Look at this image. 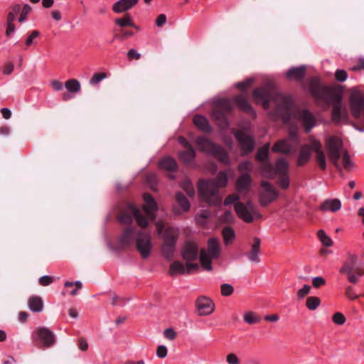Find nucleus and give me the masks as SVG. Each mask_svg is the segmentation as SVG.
Listing matches in <instances>:
<instances>
[{"instance_id":"37998d69","label":"nucleus","mask_w":364,"mask_h":364,"mask_svg":"<svg viewBox=\"0 0 364 364\" xmlns=\"http://www.w3.org/2000/svg\"><path fill=\"white\" fill-rule=\"evenodd\" d=\"M244 321L249 324H254L259 321V318L252 311H248L244 315Z\"/></svg>"},{"instance_id":"c756f323","label":"nucleus","mask_w":364,"mask_h":364,"mask_svg":"<svg viewBox=\"0 0 364 364\" xmlns=\"http://www.w3.org/2000/svg\"><path fill=\"white\" fill-rule=\"evenodd\" d=\"M193 123L198 129L204 132H211V127L208 123V120L201 115L195 116L193 117Z\"/></svg>"},{"instance_id":"2eb2a0df","label":"nucleus","mask_w":364,"mask_h":364,"mask_svg":"<svg viewBox=\"0 0 364 364\" xmlns=\"http://www.w3.org/2000/svg\"><path fill=\"white\" fill-rule=\"evenodd\" d=\"M156 228L159 235L163 234L164 242L173 244L176 243L178 235V232L176 228L168 226L160 221L156 223Z\"/></svg>"},{"instance_id":"c9c22d12","label":"nucleus","mask_w":364,"mask_h":364,"mask_svg":"<svg viewBox=\"0 0 364 364\" xmlns=\"http://www.w3.org/2000/svg\"><path fill=\"white\" fill-rule=\"evenodd\" d=\"M65 87L69 92L76 93L80 90V83L76 79H70L65 82Z\"/></svg>"},{"instance_id":"864d4df0","label":"nucleus","mask_w":364,"mask_h":364,"mask_svg":"<svg viewBox=\"0 0 364 364\" xmlns=\"http://www.w3.org/2000/svg\"><path fill=\"white\" fill-rule=\"evenodd\" d=\"M348 75L344 70H337L335 73L336 79L339 82H344L347 79Z\"/></svg>"},{"instance_id":"09e8293b","label":"nucleus","mask_w":364,"mask_h":364,"mask_svg":"<svg viewBox=\"0 0 364 364\" xmlns=\"http://www.w3.org/2000/svg\"><path fill=\"white\" fill-rule=\"evenodd\" d=\"M11 134V129L7 124L1 125V136H4L6 139L5 143L9 144V137Z\"/></svg>"},{"instance_id":"ea45409f","label":"nucleus","mask_w":364,"mask_h":364,"mask_svg":"<svg viewBox=\"0 0 364 364\" xmlns=\"http://www.w3.org/2000/svg\"><path fill=\"white\" fill-rule=\"evenodd\" d=\"M318 237L321 243L326 247H331L333 245L332 240L326 234L324 230H319L318 231Z\"/></svg>"},{"instance_id":"9b49d317","label":"nucleus","mask_w":364,"mask_h":364,"mask_svg":"<svg viewBox=\"0 0 364 364\" xmlns=\"http://www.w3.org/2000/svg\"><path fill=\"white\" fill-rule=\"evenodd\" d=\"M182 257L186 261L188 272H190L191 270L198 269V264L191 262L196 260L198 257V248L196 243L193 242H186L182 250Z\"/></svg>"},{"instance_id":"cd10ccee","label":"nucleus","mask_w":364,"mask_h":364,"mask_svg":"<svg viewBox=\"0 0 364 364\" xmlns=\"http://www.w3.org/2000/svg\"><path fill=\"white\" fill-rule=\"evenodd\" d=\"M311 144L309 145H304L300 149V152L297 159V165L301 166L306 164L311 157Z\"/></svg>"},{"instance_id":"3c124183","label":"nucleus","mask_w":364,"mask_h":364,"mask_svg":"<svg viewBox=\"0 0 364 364\" xmlns=\"http://www.w3.org/2000/svg\"><path fill=\"white\" fill-rule=\"evenodd\" d=\"M333 321L338 325H342L346 321L344 315L340 312H336L333 316Z\"/></svg>"},{"instance_id":"423d86ee","label":"nucleus","mask_w":364,"mask_h":364,"mask_svg":"<svg viewBox=\"0 0 364 364\" xmlns=\"http://www.w3.org/2000/svg\"><path fill=\"white\" fill-rule=\"evenodd\" d=\"M326 146L330 161L338 172L342 171L339 160L345 152L342 140L338 136H332L326 138Z\"/></svg>"},{"instance_id":"39448f33","label":"nucleus","mask_w":364,"mask_h":364,"mask_svg":"<svg viewBox=\"0 0 364 364\" xmlns=\"http://www.w3.org/2000/svg\"><path fill=\"white\" fill-rule=\"evenodd\" d=\"M227 180L226 174L222 171L215 179H200L198 183V190L201 199L209 205L220 203L222 196L219 189L226 186Z\"/></svg>"},{"instance_id":"e2e57ef3","label":"nucleus","mask_w":364,"mask_h":364,"mask_svg":"<svg viewBox=\"0 0 364 364\" xmlns=\"http://www.w3.org/2000/svg\"><path fill=\"white\" fill-rule=\"evenodd\" d=\"M239 200V196L237 194H231L226 197L224 201L225 205H230Z\"/></svg>"},{"instance_id":"6e6552de","label":"nucleus","mask_w":364,"mask_h":364,"mask_svg":"<svg viewBox=\"0 0 364 364\" xmlns=\"http://www.w3.org/2000/svg\"><path fill=\"white\" fill-rule=\"evenodd\" d=\"M232 110L231 102L226 99L218 100L213 107L212 117L221 129H226L229 126L228 115Z\"/></svg>"},{"instance_id":"0e129e2a","label":"nucleus","mask_w":364,"mask_h":364,"mask_svg":"<svg viewBox=\"0 0 364 364\" xmlns=\"http://www.w3.org/2000/svg\"><path fill=\"white\" fill-rule=\"evenodd\" d=\"M226 360L229 364H240V360L235 353L228 354Z\"/></svg>"},{"instance_id":"49530a36","label":"nucleus","mask_w":364,"mask_h":364,"mask_svg":"<svg viewBox=\"0 0 364 364\" xmlns=\"http://www.w3.org/2000/svg\"><path fill=\"white\" fill-rule=\"evenodd\" d=\"M14 69V63L12 61L8 60V61L5 62V63L4 65V67L2 69V73L4 75H10L13 73Z\"/></svg>"},{"instance_id":"20e7f679","label":"nucleus","mask_w":364,"mask_h":364,"mask_svg":"<svg viewBox=\"0 0 364 364\" xmlns=\"http://www.w3.org/2000/svg\"><path fill=\"white\" fill-rule=\"evenodd\" d=\"M270 144L267 143L260 147L256 154V159L260 161V168L264 176L269 178L279 175L278 183L283 189L288 188L289 178L288 176L289 164L284 159H279L273 166L269 161Z\"/></svg>"},{"instance_id":"7ed1b4c3","label":"nucleus","mask_w":364,"mask_h":364,"mask_svg":"<svg viewBox=\"0 0 364 364\" xmlns=\"http://www.w3.org/2000/svg\"><path fill=\"white\" fill-rule=\"evenodd\" d=\"M309 89L317 103L326 107L333 105L332 118L334 122L348 119V112L342 106V97L334 88L323 85L318 77H312L309 81Z\"/></svg>"},{"instance_id":"393cba45","label":"nucleus","mask_w":364,"mask_h":364,"mask_svg":"<svg viewBox=\"0 0 364 364\" xmlns=\"http://www.w3.org/2000/svg\"><path fill=\"white\" fill-rule=\"evenodd\" d=\"M233 100L242 111L250 114H255L246 97L243 95H237L234 97Z\"/></svg>"},{"instance_id":"5701e85b","label":"nucleus","mask_w":364,"mask_h":364,"mask_svg":"<svg viewBox=\"0 0 364 364\" xmlns=\"http://www.w3.org/2000/svg\"><path fill=\"white\" fill-rule=\"evenodd\" d=\"M139 0H119L112 6V10L117 14L124 13L136 6Z\"/></svg>"},{"instance_id":"a19ab883","label":"nucleus","mask_w":364,"mask_h":364,"mask_svg":"<svg viewBox=\"0 0 364 364\" xmlns=\"http://www.w3.org/2000/svg\"><path fill=\"white\" fill-rule=\"evenodd\" d=\"M341 158L343 159V164L344 168L347 171H351L353 167V164L350 161V155L348 154L347 151H345V152L343 153V155L341 156Z\"/></svg>"},{"instance_id":"052dcab7","label":"nucleus","mask_w":364,"mask_h":364,"mask_svg":"<svg viewBox=\"0 0 364 364\" xmlns=\"http://www.w3.org/2000/svg\"><path fill=\"white\" fill-rule=\"evenodd\" d=\"M40 33L38 31H33L30 36L26 40V46L27 47L30 46L33 43V41L34 38L39 36Z\"/></svg>"},{"instance_id":"a18cd8bd","label":"nucleus","mask_w":364,"mask_h":364,"mask_svg":"<svg viewBox=\"0 0 364 364\" xmlns=\"http://www.w3.org/2000/svg\"><path fill=\"white\" fill-rule=\"evenodd\" d=\"M31 7L28 4H25L20 11L21 14L18 18V21L21 23L25 21L27 18V15L31 12Z\"/></svg>"},{"instance_id":"58836bf2","label":"nucleus","mask_w":364,"mask_h":364,"mask_svg":"<svg viewBox=\"0 0 364 364\" xmlns=\"http://www.w3.org/2000/svg\"><path fill=\"white\" fill-rule=\"evenodd\" d=\"M175 245L176 244L164 242L162 247V252L164 257L166 259H171L172 258L175 249Z\"/></svg>"},{"instance_id":"412c9836","label":"nucleus","mask_w":364,"mask_h":364,"mask_svg":"<svg viewBox=\"0 0 364 364\" xmlns=\"http://www.w3.org/2000/svg\"><path fill=\"white\" fill-rule=\"evenodd\" d=\"M196 305L200 316L210 314L214 311V304L205 296H200L196 301Z\"/></svg>"},{"instance_id":"4be33fe9","label":"nucleus","mask_w":364,"mask_h":364,"mask_svg":"<svg viewBox=\"0 0 364 364\" xmlns=\"http://www.w3.org/2000/svg\"><path fill=\"white\" fill-rule=\"evenodd\" d=\"M295 147L287 139L277 141L272 148L273 152L289 154L295 152Z\"/></svg>"},{"instance_id":"a211bd4d","label":"nucleus","mask_w":364,"mask_h":364,"mask_svg":"<svg viewBox=\"0 0 364 364\" xmlns=\"http://www.w3.org/2000/svg\"><path fill=\"white\" fill-rule=\"evenodd\" d=\"M179 142L186 149L184 151H181L178 154L180 161L186 164H190L193 161L196 156L195 151L185 138L180 137Z\"/></svg>"},{"instance_id":"2f4dec72","label":"nucleus","mask_w":364,"mask_h":364,"mask_svg":"<svg viewBox=\"0 0 364 364\" xmlns=\"http://www.w3.org/2000/svg\"><path fill=\"white\" fill-rule=\"evenodd\" d=\"M28 306L34 312H40L43 309V303L40 296H33L28 300Z\"/></svg>"},{"instance_id":"7c9ffc66","label":"nucleus","mask_w":364,"mask_h":364,"mask_svg":"<svg viewBox=\"0 0 364 364\" xmlns=\"http://www.w3.org/2000/svg\"><path fill=\"white\" fill-rule=\"evenodd\" d=\"M159 166L161 168L168 171H175L178 168L176 160L169 156L162 159L159 162Z\"/></svg>"},{"instance_id":"bf43d9fd","label":"nucleus","mask_w":364,"mask_h":364,"mask_svg":"<svg viewBox=\"0 0 364 364\" xmlns=\"http://www.w3.org/2000/svg\"><path fill=\"white\" fill-rule=\"evenodd\" d=\"M253 80L248 79L246 81L240 82L237 84V87L242 91H245L248 87L252 84Z\"/></svg>"},{"instance_id":"8fccbe9b","label":"nucleus","mask_w":364,"mask_h":364,"mask_svg":"<svg viewBox=\"0 0 364 364\" xmlns=\"http://www.w3.org/2000/svg\"><path fill=\"white\" fill-rule=\"evenodd\" d=\"M221 294L224 296L231 295L234 291L233 287L229 284H223L221 285Z\"/></svg>"},{"instance_id":"4c0bfd02","label":"nucleus","mask_w":364,"mask_h":364,"mask_svg":"<svg viewBox=\"0 0 364 364\" xmlns=\"http://www.w3.org/2000/svg\"><path fill=\"white\" fill-rule=\"evenodd\" d=\"M321 304V299L317 296H309L306 299V306L311 310H316Z\"/></svg>"},{"instance_id":"338daca9","label":"nucleus","mask_w":364,"mask_h":364,"mask_svg":"<svg viewBox=\"0 0 364 364\" xmlns=\"http://www.w3.org/2000/svg\"><path fill=\"white\" fill-rule=\"evenodd\" d=\"M166 21V16L165 14H160L156 19V24L158 27H162Z\"/></svg>"},{"instance_id":"0eeeda50","label":"nucleus","mask_w":364,"mask_h":364,"mask_svg":"<svg viewBox=\"0 0 364 364\" xmlns=\"http://www.w3.org/2000/svg\"><path fill=\"white\" fill-rule=\"evenodd\" d=\"M196 142L200 151L213 155L224 164L229 163L228 154L221 146L212 142L204 136L198 137Z\"/></svg>"},{"instance_id":"473e14b6","label":"nucleus","mask_w":364,"mask_h":364,"mask_svg":"<svg viewBox=\"0 0 364 364\" xmlns=\"http://www.w3.org/2000/svg\"><path fill=\"white\" fill-rule=\"evenodd\" d=\"M114 22L120 27L135 26V23L128 13H126L122 18H116Z\"/></svg>"},{"instance_id":"f257e3e1","label":"nucleus","mask_w":364,"mask_h":364,"mask_svg":"<svg viewBox=\"0 0 364 364\" xmlns=\"http://www.w3.org/2000/svg\"><path fill=\"white\" fill-rule=\"evenodd\" d=\"M144 200L143 210L129 204L119 214V223L126 225L119 238V246L124 249L135 245L141 257L146 259L152 251L153 245L150 232L146 228L149 220L153 221L156 218L157 204L149 193L144 194Z\"/></svg>"},{"instance_id":"e433bc0d","label":"nucleus","mask_w":364,"mask_h":364,"mask_svg":"<svg viewBox=\"0 0 364 364\" xmlns=\"http://www.w3.org/2000/svg\"><path fill=\"white\" fill-rule=\"evenodd\" d=\"M222 235L225 245H228L235 238V232L230 227L224 228Z\"/></svg>"},{"instance_id":"13d9d810","label":"nucleus","mask_w":364,"mask_h":364,"mask_svg":"<svg viewBox=\"0 0 364 364\" xmlns=\"http://www.w3.org/2000/svg\"><path fill=\"white\" fill-rule=\"evenodd\" d=\"M167 348L165 346H159L156 349V355L160 358H164L167 355Z\"/></svg>"},{"instance_id":"c03bdc74","label":"nucleus","mask_w":364,"mask_h":364,"mask_svg":"<svg viewBox=\"0 0 364 364\" xmlns=\"http://www.w3.org/2000/svg\"><path fill=\"white\" fill-rule=\"evenodd\" d=\"M183 189L186 192L189 197H193L195 195V190L193 184L188 181L185 180L182 185Z\"/></svg>"},{"instance_id":"aec40b11","label":"nucleus","mask_w":364,"mask_h":364,"mask_svg":"<svg viewBox=\"0 0 364 364\" xmlns=\"http://www.w3.org/2000/svg\"><path fill=\"white\" fill-rule=\"evenodd\" d=\"M34 339H40L45 347H50L55 342L53 333L46 327H41L34 336Z\"/></svg>"},{"instance_id":"de8ad7c7","label":"nucleus","mask_w":364,"mask_h":364,"mask_svg":"<svg viewBox=\"0 0 364 364\" xmlns=\"http://www.w3.org/2000/svg\"><path fill=\"white\" fill-rule=\"evenodd\" d=\"M107 75L105 73H96L93 75L92 78L90 80V83L92 85H95L99 83L101 80L106 78Z\"/></svg>"},{"instance_id":"c85d7f7f","label":"nucleus","mask_w":364,"mask_h":364,"mask_svg":"<svg viewBox=\"0 0 364 364\" xmlns=\"http://www.w3.org/2000/svg\"><path fill=\"white\" fill-rule=\"evenodd\" d=\"M306 74V68L301 66L298 68H292L287 73V77L289 79H294L296 80H301L304 78Z\"/></svg>"},{"instance_id":"1a4fd4ad","label":"nucleus","mask_w":364,"mask_h":364,"mask_svg":"<svg viewBox=\"0 0 364 364\" xmlns=\"http://www.w3.org/2000/svg\"><path fill=\"white\" fill-rule=\"evenodd\" d=\"M220 252L219 242L215 238H210L208 242V251L201 249L199 259L202 267L208 271L212 270V259L218 257Z\"/></svg>"},{"instance_id":"f704fd0d","label":"nucleus","mask_w":364,"mask_h":364,"mask_svg":"<svg viewBox=\"0 0 364 364\" xmlns=\"http://www.w3.org/2000/svg\"><path fill=\"white\" fill-rule=\"evenodd\" d=\"M186 270V267L182 262L175 261L170 265L168 272L171 276H173L177 273L184 274Z\"/></svg>"},{"instance_id":"9d476101","label":"nucleus","mask_w":364,"mask_h":364,"mask_svg":"<svg viewBox=\"0 0 364 364\" xmlns=\"http://www.w3.org/2000/svg\"><path fill=\"white\" fill-rule=\"evenodd\" d=\"M350 109L353 117L364 122V92L354 90L350 95Z\"/></svg>"},{"instance_id":"b1692460","label":"nucleus","mask_w":364,"mask_h":364,"mask_svg":"<svg viewBox=\"0 0 364 364\" xmlns=\"http://www.w3.org/2000/svg\"><path fill=\"white\" fill-rule=\"evenodd\" d=\"M260 239L257 237H254L253 244L252 245L251 250L247 253V256L250 261L255 263H259L260 262Z\"/></svg>"},{"instance_id":"69168bd1","label":"nucleus","mask_w":364,"mask_h":364,"mask_svg":"<svg viewBox=\"0 0 364 364\" xmlns=\"http://www.w3.org/2000/svg\"><path fill=\"white\" fill-rule=\"evenodd\" d=\"M127 57L129 60H139L141 58V54L134 49H130L127 53Z\"/></svg>"},{"instance_id":"72a5a7b5","label":"nucleus","mask_w":364,"mask_h":364,"mask_svg":"<svg viewBox=\"0 0 364 364\" xmlns=\"http://www.w3.org/2000/svg\"><path fill=\"white\" fill-rule=\"evenodd\" d=\"M176 200L178 205L181 207L182 211L187 212L189 210L190 203L182 193L179 192L176 194Z\"/></svg>"},{"instance_id":"f8f14e48","label":"nucleus","mask_w":364,"mask_h":364,"mask_svg":"<svg viewBox=\"0 0 364 364\" xmlns=\"http://www.w3.org/2000/svg\"><path fill=\"white\" fill-rule=\"evenodd\" d=\"M358 258L356 255L348 253V258L343 262L340 272L347 276L348 280L352 284H357L355 274H353V270L358 267Z\"/></svg>"},{"instance_id":"603ef678","label":"nucleus","mask_w":364,"mask_h":364,"mask_svg":"<svg viewBox=\"0 0 364 364\" xmlns=\"http://www.w3.org/2000/svg\"><path fill=\"white\" fill-rule=\"evenodd\" d=\"M311 286L308 284H305L302 289H299L297 291V296L299 299H303L304 296H306L307 294L310 293L311 291Z\"/></svg>"},{"instance_id":"6e6d98bb","label":"nucleus","mask_w":364,"mask_h":364,"mask_svg":"<svg viewBox=\"0 0 364 364\" xmlns=\"http://www.w3.org/2000/svg\"><path fill=\"white\" fill-rule=\"evenodd\" d=\"M325 284L326 280L321 277H316L312 279V284L315 288H319Z\"/></svg>"},{"instance_id":"6ab92c4d","label":"nucleus","mask_w":364,"mask_h":364,"mask_svg":"<svg viewBox=\"0 0 364 364\" xmlns=\"http://www.w3.org/2000/svg\"><path fill=\"white\" fill-rule=\"evenodd\" d=\"M242 150L245 153L252 152L255 148L254 139L242 131H238L235 133Z\"/></svg>"},{"instance_id":"f3484780","label":"nucleus","mask_w":364,"mask_h":364,"mask_svg":"<svg viewBox=\"0 0 364 364\" xmlns=\"http://www.w3.org/2000/svg\"><path fill=\"white\" fill-rule=\"evenodd\" d=\"M311 150L316 154V161L321 170L326 168V157L322 149L321 142L316 140L314 137H311Z\"/></svg>"},{"instance_id":"a878e982","label":"nucleus","mask_w":364,"mask_h":364,"mask_svg":"<svg viewBox=\"0 0 364 364\" xmlns=\"http://www.w3.org/2000/svg\"><path fill=\"white\" fill-rule=\"evenodd\" d=\"M250 174H241V176L238 178L237 181V191L240 193L247 192L250 189Z\"/></svg>"},{"instance_id":"4468645a","label":"nucleus","mask_w":364,"mask_h":364,"mask_svg":"<svg viewBox=\"0 0 364 364\" xmlns=\"http://www.w3.org/2000/svg\"><path fill=\"white\" fill-rule=\"evenodd\" d=\"M295 116L301 122L306 133H309L317 124V119L315 116L308 109H298Z\"/></svg>"},{"instance_id":"bb28decb","label":"nucleus","mask_w":364,"mask_h":364,"mask_svg":"<svg viewBox=\"0 0 364 364\" xmlns=\"http://www.w3.org/2000/svg\"><path fill=\"white\" fill-rule=\"evenodd\" d=\"M341 208V203L338 199H326L320 205L321 210H331L336 212Z\"/></svg>"},{"instance_id":"680f3d73","label":"nucleus","mask_w":364,"mask_h":364,"mask_svg":"<svg viewBox=\"0 0 364 364\" xmlns=\"http://www.w3.org/2000/svg\"><path fill=\"white\" fill-rule=\"evenodd\" d=\"M164 336L171 340V341H173L176 338V333L173 331V328H166L164 332Z\"/></svg>"},{"instance_id":"dca6fc26","label":"nucleus","mask_w":364,"mask_h":364,"mask_svg":"<svg viewBox=\"0 0 364 364\" xmlns=\"http://www.w3.org/2000/svg\"><path fill=\"white\" fill-rule=\"evenodd\" d=\"M262 191L260 193V203L266 206L278 197L277 191L268 182H262Z\"/></svg>"},{"instance_id":"ddd939ff","label":"nucleus","mask_w":364,"mask_h":364,"mask_svg":"<svg viewBox=\"0 0 364 364\" xmlns=\"http://www.w3.org/2000/svg\"><path fill=\"white\" fill-rule=\"evenodd\" d=\"M235 210L237 215L246 223H252L254 220V217H260L259 213L250 203H247V205H245L240 202L236 203Z\"/></svg>"},{"instance_id":"774afa93","label":"nucleus","mask_w":364,"mask_h":364,"mask_svg":"<svg viewBox=\"0 0 364 364\" xmlns=\"http://www.w3.org/2000/svg\"><path fill=\"white\" fill-rule=\"evenodd\" d=\"M353 71H359L364 70V59H359L357 63L353 65L351 68Z\"/></svg>"},{"instance_id":"f03ea898","label":"nucleus","mask_w":364,"mask_h":364,"mask_svg":"<svg viewBox=\"0 0 364 364\" xmlns=\"http://www.w3.org/2000/svg\"><path fill=\"white\" fill-rule=\"evenodd\" d=\"M253 98L257 103L262 104L264 109H269L270 104L274 106L272 114L274 119L281 118L288 122L292 115V100L291 97L278 93L272 83L253 91Z\"/></svg>"},{"instance_id":"79ce46f5","label":"nucleus","mask_w":364,"mask_h":364,"mask_svg":"<svg viewBox=\"0 0 364 364\" xmlns=\"http://www.w3.org/2000/svg\"><path fill=\"white\" fill-rule=\"evenodd\" d=\"M252 164L250 161H246L240 164L239 171L241 174H250V172L252 170Z\"/></svg>"},{"instance_id":"5fc2aeb1","label":"nucleus","mask_w":364,"mask_h":364,"mask_svg":"<svg viewBox=\"0 0 364 364\" xmlns=\"http://www.w3.org/2000/svg\"><path fill=\"white\" fill-rule=\"evenodd\" d=\"M346 296L351 300L356 299L359 297V296L355 294L353 291V287L351 286H347L346 287L345 291Z\"/></svg>"},{"instance_id":"4d7b16f0","label":"nucleus","mask_w":364,"mask_h":364,"mask_svg":"<svg viewBox=\"0 0 364 364\" xmlns=\"http://www.w3.org/2000/svg\"><path fill=\"white\" fill-rule=\"evenodd\" d=\"M54 281L53 277L50 276H43L39 279V284L41 286H48L52 284Z\"/></svg>"}]
</instances>
